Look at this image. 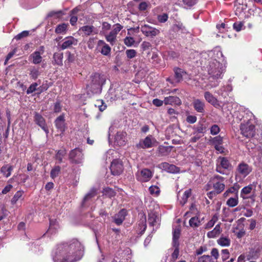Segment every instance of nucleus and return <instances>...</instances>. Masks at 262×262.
Instances as JSON below:
<instances>
[{
  "label": "nucleus",
  "instance_id": "f257e3e1",
  "mask_svg": "<svg viewBox=\"0 0 262 262\" xmlns=\"http://www.w3.org/2000/svg\"><path fill=\"white\" fill-rule=\"evenodd\" d=\"M83 255V247L77 239L58 245L53 259L54 262H75Z\"/></svg>",
  "mask_w": 262,
  "mask_h": 262
},
{
  "label": "nucleus",
  "instance_id": "f03ea898",
  "mask_svg": "<svg viewBox=\"0 0 262 262\" xmlns=\"http://www.w3.org/2000/svg\"><path fill=\"white\" fill-rule=\"evenodd\" d=\"M207 69L209 77L206 89H210L219 85L218 80L222 78L225 69L223 65L216 59L209 62Z\"/></svg>",
  "mask_w": 262,
  "mask_h": 262
},
{
  "label": "nucleus",
  "instance_id": "7ed1b4c3",
  "mask_svg": "<svg viewBox=\"0 0 262 262\" xmlns=\"http://www.w3.org/2000/svg\"><path fill=\"white\" fill-rule=\"evenodd\" d=\"M255 117L253 114L249 111L245 112L241 124V134L246 138L253 137L255 134Z\"/></svg>",
  "mask_w": 262,
  "mask_h": 262
},
{
  "label": "nucleus",
  "instance_id": "20e7f679",
  "mask_svg": "<svg viewBox=\"0 0 262 262\" xmlns=\"http://www.w3.org/2000/svg\"><path fill=\"white\" fill-rule=\"evenodd\" d=\"M105 77L98 73H95L91 75L88 83L87 90L91 91L92 94H97L101 92V87L105 82Z\"/></svg>",
  "mask_w": 262,
  "mask_h": 262
},
{
  "label": "nucleus",
  "instance_id": "39448f33",
  "mask_svg": "<svg viewBox=\"0 0 262 262\" xmlns=\"http://www.w3.org/2000/svg\"><path fill=\"white\" fill-rule=\"evenodd\" d=\"M224 178L219 175H214L211 177L206 186L207 190L213 189V191L210 192L212 193L219 194L225 189Z\"/></svg>",
  "mask_w": 262,
  "mask_h": 262
},
{
  "label": "nucleus",
  "instance_id": "423d86ee",
  "mask_svg": "<svg viewBox=\"0 0 262 262\" xmlns=\"http://www.w3.org/2000/svg\"><path fill=\"white\" fill-rule=\"evenodd\" d=\"M252 170L251 166L244 162L240 163L235 170V179L237 182L242 181Z\"/></svg>",
  "mask_w": 262,
  "mask_h": 262
},
{
  "label": "nucleus",
  "instance_id": "0eeeda50",
  "mask_svg": "<svg viewBox=\"0 0 262 262\" xmlns=\"http://www.w3.org/2000/svg\"><path fill=\"white\" fill-rule=\"evenodd\" d=\"M123 28V26L119 24L114 25L110 32L104 35L106 41L112 46L114 45L117 41V34Z\"/></svg>",
  "mask_w": 262,
  "mask_h": 262
},
{
  "label": "nucleus",
  "instance_id": "6e6552de",
  "mask_svg": "<svg viewBox=\"0 0 262 262\" xmlns=\"http://www.w3.org/2000/svg\"><path fill=\"white\" fill-rule=\"evenodd\" d=\"M255 142H257V141L254 139L250 140L247 143V148L252 156L260 157L262 155V143H260L258 145H256Z\"/></svg>",
  "mask_w": 262,
  "mask_h": 262
},
{
  "label": "nucleus",
  "instance_id": "1a4fd4ad",
  "mask_svg": "<svg viewBox=\"0 0 262 262\" xmlns=\"http://www.w3.org/2000/svg\"><path fill=\"white\" fill-rule=\"evenodd\" d=\"M157 142L151 135L147 136L145 138L140 140L136 146L138 148H148L157 145Z\"/></svg>",
  "mask_w": 262,
  "mask_h": 262
},
{
  "label": "nucleus",
  "instance_id": "9d476101",
  "mask_svg": "<svg viewBox=\"0 0 262 262\" xmlns=\"http://www.w3.org/2000/svg\"><path fill=\"white\" fill-rule=\"evenodd\" d=\"M141 31L146 37L153 38L158 35L160 31L156 28L152 27L148 25H144L141 27Z\"/></svg>",
  "mask_w": 262,
  "mask_h": 262
},
{
  "label": "nucleus",
  "instance_id": "9b49d317",
  "mask_svg": "<svg viewBox=\"0 0 262 262\" xmlns=\"http://www.w3.org/2000/svg\"><path fill=\"white\" fill-rule=\"evenodd\" d=\"M43 53L44 47L41 46L39 47L38 50L35 51L30 55V58L31 62L35 64L40 63L42 61V57L41 55H42Z\"/></svg>",
  "mask_w": 262,
  "mask_h": 262
},
{
  "label": "nucleus",
  "instance_id": "f8f14e48",
  "mask_svg": "<svg viewBox=\"0 0 262 262\" xmlns=\"http://www.w3.org/2000/svg\"><path fill=\"white\" fill-rule=\"evenodd\" d=\"M69 158L73 163H80L83 159V154L79 148H75L70 152Z\"/></svg>",
  "mask_w": 262,
  "mask_h": 262
},
{
  "label": "nucleus",
  "instance_id": "ddd939ff",
  "mask_svg": "<svg viewBox=\"0 0 262 262\" xmlns=\"http://www.w3.org/2000/svg\"><path fill=\"white\" fill-rule=\"evenodd\" d=\"M110 169L113 175H119L123 170L122 162L118 160H114L112 162Z\"/></svg>",
  "mask_w": 262,
  "mask_h": 262
},
{
  "label": "nucleus",
  "instance_id": "4468645a",
  "mask_svg": "<svg viewBox=\"0 0 262 262\" xmlns=\"http://www.w3.org/2000/svg\"><path fill=\"white\" fill-rule=\"evenodd\" d=\"M126 133L124 132H118L115 136L114 143L119 146L125 145L126 142Z\"/></svg>",
  "mask_w": 262,
  "mask_h": 262
},
{
  "label": "nucleus",
  "instance_id": "2eb2a0df",
  "mask_svg": "<svg viewBox=\"0 0 262 262\" xmlns=\"http://www.w3.org/2000/svg\"><path fill=\"white\" fill-rule=\"evenodd\" d=\"M151 171L148 169H143L137 174L138 179L141 182H147L152 177Z\"/></svg>",
  "mask_w": 262,
  "mask_h": 262
},
{
  "label": "nucleus",
  "instance_id": "dca6fc26",
  "mask_svg": "<svg viewBox=\"0 0 262 262\" xmlns=\"http://www.w3.org/2000/svg\"><path fill=\"white\" fill-rule=\"evenodd\" d=\"M79 31L81 33H82L86 36L95 35L98 33L97 29L92 25L84 26L79 29Z\"/></svg>",
  "mask_w": 262,
  "mask_h": 262
},
{
  "label": "nucleus",
  "instance_id": "f3484780",
  "mask_svg": "<svg viewBox=\"0 0 262 262\" xmlns=\"http://www.w3.org/2000/svg\"><path fill=\"white\" fill-rule=\"evenodd\" d=\"M220 165L217 166L216 170L220 173L224 174V171L221 169L223 168L225 169H228L230 166V163L226 158H220L218 160Z\"/></svg>",
  "mask_w": 262,
  "mask_h": 262
},
{
  "label": "nucleus",
  "instance_id": "a211bd4d",
  "mask_svg": "<svg viewBox=\"0 0 262 262\" xmlns=\"http://www.w3.org/2000/svg\"><path fill=\"white\" fill-rule=\"evenodd\" d=\"M160 167L163 170L169 173H178L179 168L173 164H170L167 162H163L160 165Z\"/></svg>",
  "mask_w": 262,
  "mask_h": 262
},
{
  "label": "nucleus",
  "instance_id": "6ab92c4d",
  "mask_svg": "<svg viewBox=\"0 0 262 262\" xmlns=\"http://www.w3.org/2000/svg\"><path fill=\"white\" fill-rule=\"evenodd\" d=\"M77 43V40L76 38L72 36L67 37L64 39L61 48L62 50H64L71 47L73 45H76Z\"/></svg>",
  "mask_w": 262,
  "mask_h": 262
},
{
  "label": "nucleus",
  "instance_id": "aec40b11",
  "mask_svg": "<svg viewBox=\"0 0 262 262\" xmlns=\"http://www.w3.org/2000/svg\"><path fill=\"white\" fill-rule=\"evenodd\" d=\"M35 121L47 134L49 133L44 118L38 113H35Z\"/></svg>",
  "mask_w": 262,
  "mask_h": 262
},
{
  "label": "nucleus",
  "instance_id": "412c9836",
  "mask_svg": "<svg viewBox=\"0 0 262 262\" xmlns=\"http://www.w3.org/2000/svg\"><path fill=\"white\" fill-rule=\"evenodd\" d=\"M192 104L196 112L202 113H204L205 103L203 101L199 99H194L192 102Z\"/></svg>",
  "mask_w": 262,
  "mask_h": 262
},
{
  "label": "nucleus",
  "instance_id": "4be33fe9",
  "mask_svg": "<svg viewBox=\"0 0 262 262\" xmlns=\"http://www.w3.org/2000/svg\"><path fill=\"white\" fill-rule=\"evenodd\" d=\"M164 103L166 105H180L181 103V101L178 97L169 96L164 98Z\"/></svg>",
  "mask_w": 262,
  "mask_h": 262
},
{
  "label": "nucleus",
  "instance_id": "5701e85b",
  "mask_svg": "<svg viewBox=\"0 0 262 262\" xmlns=\"http://www.w3.org/2000/svg\"><path fill=\"white\" fill-rule=\"evenodd\" d=\"M181 232L180 227L179 226L176 227L173 229L172 235H173V241H172V246H179V243L178 239L180 237Z\"/></svg>",
  "mask_w": 262,
  "mask_h": 262
},
{
  "label": "nucleus",
  "instance_id": "b1692460",
  "mask_svg": "<svg viewBox=\"0 0 262 262\" xmlns=\"http://www.w3.org/2000/svg\"><path fill=\"white\" fill-rule=\"evenodd\" d=\"M55 125L56 127L61 132L64 131V117L63 115H60L55 120Z\"/></svg>",
  "mask_w": 262,
  "mask_h": 262
},
{
  "label": "nucleus",
  "instance_id": "393cba45",
  "mask_svg": "<svg viewBox=\"0 0 262 262\" xmlns=\"http://www.w3.org/2000/svg\"><path fill=\"white\" fill-rule=\"evenodd\" d=\"M126 215V211L124 209L121 210L114 217L115 223L119 225L122 224Z\"/></svg>",
  "mask_w": 262,
  "mask_h": 262
},
{
  "label": "nucleus",
  "instance_id": "a878e982",
  "mask_svg": "<svg viewBox=\"0 0 262 262\" xmlns=\"http://www.w3.org/2000/svg\"><path fill=\"white\" fill-rule=\"evenodd\" d=\"M13 169V167L12 166L9 164H6L1 167L0 171L3 173L4 177L8 178L11 176Z\"/></svg>",
  "mask_w": 262,
  "mask_h": 262
},
{
  "label": "nucleus",
  "instance_id": "bb28decb",
  "mask_svg": "<svg viewBox=\"0 0 262 262\" xmlns=\"http://www.w3.org/2000/svg\"><path fill=\"white\" fill-rule=\"evenodd\" d=\"M191 189H188L184 192L183 196H181L180 195V193L179 192V193L178 194V198L180 201V203L182 205H183L187 202L188 198L191 195Z\"/></svg>",
  "mask_w": 262,
  "mask_h": 262
},
{
  "label": "nucleus",
  "instance_id": "cd10ccee",
  "mask_svg": "<svg viewBox=\"0 0 262 262\" xmlns=\"http://www.w3.org/2000/svg\"><path fill=\"white\" fill-rule=\"evenodd\" d=\"M204 97L206 100L213 106L218 105L217 99L209 92H206L204 94Z\"/></svg>",
  "mask_w": 262,
  "mask_h": 262
},
{
  "label": "nucleus",
  "instance_id": "c85d7f7f",
  "mask_svg": "<svg viewBox=\"0 0 262 262\" xmlns=\"http://www.w3.org/2000/svg\"><path fill=\"white\" fill-rule=\"evenodd\" d=\"M222 232V229L220 224L215 226V228L207 233V236L209 238H215L217 236Z\"/></svg>",
  "mask_w": 262,
  "mask_h": 262
},
{
  "label": "nucleus",
  "instance_id": "c756f323",
  "mask_svg": "<svg viewBox=\"0 0 262 262\" xmlns=\"http://www.w3.org/2000/svg\"><path fill=\"white\" fill-rule=\"evenodd\" d=\"M68 24L62 23L58 25L55 30V32L58 34H65L68 29Z\"/></svg>",
  "mask_w": 262,
  "mask_h": 262
},
{
  "label": "nucleus",
  "instance_id": "7c9ffc66",
  "mask_svg": "<svg viewBox=\"0 0 262 262\" xmlns=\"http://www.w3.org/2000/svg\"><path fill=\"white\" fill-rule=\"evenodd\" d=\"M159 221L158 215L155 212H151L148 213V222L152 226L156 225Z\"/></svg>",
  "mask_w": 262,
  "mask_h": 262
},
{
  "label": "nucleus",
  "instance_id": "2f4dec72",
  "mask_svg": "<svg viewBox=\"0 0 262 262\" xmlns=\"http://www.w3.org/2000/svg\"><path fill=\"white\" fill-rule=\"evenodd\" d=\"M217 244L222 247H228L230 245V239L227 236H222L217 241Z\"/></svg>",
  "mask_w": 262,
  "mask_h": 262
},
{
  "label": "nucleus",
  "instance_id": "473e14b6",
  "mask_svg": "<svg viewBox=\"0 0 262 262\" xmlns=\"http://www.w3.org/2000/svg\"><path fill=\"white\" fill-rule=\"evenodd\" d=\"M174 71L175 78L177 82L181 81L184 75L186 74V73L181 69L175 68Z\"/></svg>",
  "mask_w": 262,
  "mask_h": 262
},
{
  "label": "nucleus",
  "instance_id": "72a5a7b5",
  "mask_svg": "<svg viewBox=\"0 0 262 262\" xmlns=\"http://www.w3.org/2000/svg\"><path fill=\"white\" fill-rule=\"evenodd\" d=\"M238 198L237 195H234V197H231L228 199L226 202V204L230 207H233L236 206L238 204Z\"/></svg>",
  "mask_w": 262,
  "mask_h": 262
},
{
  "label": "nucleus",
  "instance_id": "f704fd0d",
  "mask_svg": "<svg viewBox=\"0 0 262 262\" xmlns=\"http://www.w3.org/2000/svg\"><path fill=\"white\" fill-rule=\"evenodd\" d=\"M172 29L174 32H181L182 33H184L186 31L185 27L180 23L174 24L172 27Z\"/></svg>",
  "mask_w": 262,
  "mask_h": 262
},
{
  "label": "nucleus",
  "instance_id": "c9c22d12",
  "mask_svg": "<svg viewBox=\"0 0 262 262\" xmlns=\"http://www.w3.org/2000/svg\"><path fill=\"white\" fill-rule=\"evenodd\" d=\"M102 193L104 195L110 198H111L116 195V192L114 190L109 187L104 188Z\"/></svg>",
  "mask_w": 262,
  "mask_h": 262
},
{
  "label": "nucleus",
  "instance_id": "e433bc0d",
  "mask_svg": "<svg viewBox=\"0 0 262 262\" xmlns=\"http://www.w3.org/2000/svg\"><path fill=\"white\" fill-rule=\"evenodd\" d=\"M24 194V191L19 190L17 191L11 199V204L14 205L16 203V202L20 199L22 198L23 195Z\"/></svg>",
  "mask_w": 262,
  "mask_h": 262
},
{
  "label": "nucleus",
  "instance_id": "4c0bfd02",
  "mask_svg": "<svg viewBox=\"0 0 262 262\" xmlns=\"http://www.w3.org/2000/svg\"><path fill=\"white\" fill-rule=\"evenodd\" d=\"M64 14V13L63 12V11L61 10L52 11L49 13V14H48V16L53 17L55 18H59Z\"/></svg>",
  "mask_w": 262,
  "mask_h": 262
},
{
  "label": "nucleus",
  "instance_id": "58836bf2",
  "mask_svg": "<svg viewBox=\"0 0 262 262\" xmlns=\"http://www.w3.org/2000/svg\"><path fill=\"white\" fill-rule=\"evenodd\" d=\"M252 190V187L251 186H247L244 187L241 192V196L243 199H246L247 197L246 195L249 194Z\"/></svg>",
  "mask_w": 262,
  "mask_h": 262
},
{
  "label": "nucleus",
  "instance_id": "ea45409f",
  "mask_svg": "<svg viewBox=\"0 0 262 262\" xmlns=\"http://www.w3.org/2000/svg\"><path fill=\"white\" fill-rule=\"evenodd\" d=\"M218 220L217 216L216 214L214 215L211 219L206 224L205 228L206 229H210L212 228L215 224V223L217 222Z\"/></svg>",
  "mask_w": 262,
  "mask_h": 262
},
{
  "label": "nucleus",
  "instance_id": "a19ab883",
  "mask_svg": "<svg viewBox=\"0 0 262 262\" xmlns=\"http://www.w3.org/2000/svg\"><path fill=\"white\" fill-rule=\"evenodd\" d=\"M63 56L62 54L55 53L53 55V59L55 63L57 65H61L62 64Z\"/></svg>",
  "mask_w": 262,
  "mask_h": 262
},
{
  "label": "nucleus",
  "instance_id": "79ce46f5",
  "mask_svg": "<svg viewBox=\"0 0 262 262\" xmlns=\"http://www.w3.org/2000/svg\"><path fill=\"white\" fill-rule=\"evenodd\" d=\"M189 225L191 227H198L200 225V221L198 217H191L189 220Z\"/></svg>",
  "mask_w": 262,
  "mask_h": 262
},
{
  "label": "nucleus",
  "instance_id": "37998d69",
  "mask_svg": "<svg viewBox=\"0 0 262 262\" xmlns=\"http://www.w3.org/2000/svg\"><path fill=\"white\" fill-rule=\"evenodd\" d=\"M60 172V167L59 166H56L53 168L50 172V176L52 179L56 178Z\"/></svg>",
  "mask_w": 262,
  "mask_h": 262
},
{
  "label": "nucleus",
  "instance_id": "c03bdc74",
  "mask_svg": "<svg viewBox=\"0 0 262 262\" xmlns=\"http://www.w3.org/2000/svg\"><path fill=\"white\" fill-rule=\"evenodd\" d=\"M96 195V189L95 188L92 189L85 196L83 199V203H85L88 200L92 198Z\"/></svg>",
  "mask_w": 262,
  "mask_h": 262
},
{
  "label": "nucleus",
  "instance_id": "a18cd8bd",
  "mask_svg": "<svg viewBox=\"0 0 262 262\" xmlns=\"http://www.w3.org/2000/svg\"><path fill=\"white\" fill-rule=\"evenodd\" d=\"M197 0H182L184 7L186 8H190L196 3Z\"/></svg>",
  "mask_w": 262,
  "mask_h": 262
},
{
  "label": "nucleus",
  "instance_id": "49530a36",
  "mask_svg": "<svg viewBox=\"0 0 262 262\" xmlns=\"http://www.w3.org/2000/svg\"><path fill=\"white\" fill-rule=\"evenodd\" d=\"M111 51V47L107 44H106L102 47L100 52L103 55L108 56L110 55Z\"/></svg>",
  "mask_w": 262,
  "mask_h": 262
},
{
  "label": "nucleus",
  "instance_id": "de8ad7c7",
  "mask_svg": "<svg viewBox=\"0 0 262 262\" xmlns=\"http://www.w3.org/2000/svg\"><path fill=\"white\" fill-rule=\"evenodd\" d=\"M66 152L64 149H61L58 151L56 155V159L58 161V162L60 163L62 162V158L66 155Z\"/></svg>",
  "mask_w": 262,
  "mask_h": 262
},
{
  "label": "nucleus",
  "instance_id": "09e8293b",
  "mask_svg": "<svg viewBox=\"0 0 262 262\" xmlns=\"http://www.w3.org/2000/svg\"><path fill=\"white\" fill-rule=\"evenodd\" d=\"M198 262H214V260L211 256L208 255H204L199 258Z\"/></svg>",
  "mask_w": 262,
  "mask_h": 262
},
{
  "label": "nucleus",
  "instance_id": "8fccbe9b",
  "mask_svg": "<svg viewBox=\"0 0 262 262\" xmlns=\"http://www.w3.org/2000/svg\"><path fill=\"white\" fill-rule=\"evenodd\" d=\"M135 42V41L134 38L130 36H127L124 39V43L127 47L132 46L134 44Z\"/></svg>",
  "mask_w": 262,
  "mask_h": 262
},
{
  "label": "nucleus",
  "instance_id": "3c124183",
  "mask_svg": "<svg viewBox=\"0 0 262 262\" xmlns=\"http://www.w3.org/2000/svg\"><path fill=\"white\" fill-rule=\"evenodd\" d=\"M37 86H38V84L36 82L31 84L27 90V92H26L27 94H30L33 93L35 91L38 90Z\"/></svg>",
  "mask_w": 262,
  "mask_h": 262
},
{
  "label": "nucleus",
  "instance_id": "603ef678",
  "mask_svg": "<svg viewBox=\"0 0 262 262\" xmlns=\"http://www.w3.org/2000/svg\"><path fill=\"white\" fill-rule=\"evenodd\" d=\"M149 191L151 194L158 195L160 193V189L157 186H151L149 188Z\"/></svg>",
  "mask_w": 262,
  "mask_h": 262
},
{
  "label": "nucleus",
  "instance_id": "864d4df0",
  "mask_svg": "<svg viewBox=\"0 0 262 262\" xmlns=\"http://www.w3.org/2000/svg\"><path fill=\"white\" fill-rule=\"evenodd\" d=\"M173 247L174 248V250L171 254V260L172 261H175L178 258L179 255V246Z\"/></svg>",
  "mask_w": 262,
  "mask_h": 262
},
{
  "label": "nucleus",
  "instance_id": "5fc2aeb1",
  "mask_svg": "<svg viewBox=\"0 0 262 262\" xmlns=\"http://www.w3.org/2000/svg\"><path fill=\"white\" fill-rule=\"evenodd\" d=\"M223 141V138L220 136L215 137L212 139V144L214 146H216V145L222 144Z\"/></svg>",
  "mask_w": 262,
  "mask_h": 262
},
{
  "label": "nucleus",
  "instance_id": "6e6d98bb",
  "mask_svg": "<svg viewBox=\"0 0 262 262\" xmlns=\"http://www.w3.org/2000/svg\"><path fill=\"white\" fill-rule=\"evenodd\" d=\"M127 58L132 59L136 57L137 55V52L134 49H128L125 51Z\"/></svg>",
  "mask_w": 262,
  "mask_h": 262
},
{
  "label": "nucleus",
  "instance_id": "4d7b16f0",
  "mask_svg": "<svg viewBox=\"0 0 262 262\" xmlns=\"http://www.w3.org/2000/svg\"><path fill=\"white\" fill-rule=\"evenodd\" d=\"M243 26L244 23L242 21L236 22L233 25V29L237 32L241 31Z\"/></svg>",
  "mask_w": 262,
  "mask_h": 262
},
{
  "label": "nucleus",
  "instance_id": "13d9d810",
  "mask_svg": "<svg viewBox=\"0 0 262 262\" xmlns=\"http://www.w3.org/2000/svg\"><path fill=\"white\" fill-rule=\"evenodd\" d=\"M168 18V16L166 13H163L162 14L159 15L157 17L158 20L161 23H164L166 22Z\"/></svg>",
  "mask_w": 262,
  "mask_h": 262
},
{
  "label": "nucleus",
  "instance_id": "bf43d9fd",
  "mask_svg": "<svg viewBox=\"0 0 262 262\" xmlns=\"http://www.w3.org/2000/svg\"><path fill=\"white\" fill-rule=\"evenodd\" d=\"M220 127L216 124L212 125L210 128V133L212 135H217L220 132Z\"/></svg>",
  "mask_w": 262,
  "mask_h": 262
},
{
  "label": "nucleus",
  "instance_id": "052dcab7",
  "mask_svg": "<svg viewBox=\"0 0 262 262\" xmlns=\"http://www.w3.org/2000/svg\"><path fill=\"white\" fill-rule=\"evenodd\" d=\"M111 28V25L107 22H103L102 24V32L104 33L110 30Z\"/></svg>",
  "mask_w": 262,
  "mask_h": 262
},
{
  "label": "nucleus",
  "instance_id": "680f3d73",
  "mask_svg": "<svg viewBox=\"0 0 262 262\" xmlns=\"http://www.w3.org/2000/svg\"><path fill=\"white\" fill-rule=\"evenodd\" d=\"M29 35V32L27 31H24L21 32V33H19L18 35H17L15 37L14 39L16 40L20 39L21 38L26 37Z\"/></svg>",
  "mask_w": 262,
  "mask_h": 262
},
{
  "label": "nucleus",
  "instance_id": "e2e57ef3",
  "mask_svg": "<svg viewBox=\"0 0 262 262\" xmlns=\"http://www.w3.org/2000/svg\"><path fill=\"white\" fill-rule=\"evenodd\" d=\"M141 48L143 51L148 50L150 49L151 45L149 42L143 41L141 45Z\"/></svg>",
  "mask_w": 262,
  "mask_h": 262
},
{
  "label": "nucleus",
  "instance_id": "0e129e2a",
  "mask_svg": "<svg viewBox=\"0 0 262 262\" xmlns=\"http://www.w3.org/2000/svg\"><path fill=\"white\" fill-rule=\"evenodd\" d=\"M222 258L223 261L226 260L227 259L229 258V252L228 250L224 249L222 250Z\"/></svg>",
  "mask_w": 262,
  "mask_h": 262
},
{
  "label": "nucleus",
  "instance_id": "69168bd1",
  "mask_svg": "<svg viewBox=\"0 0 262 262\" xmlns=\"http://www.w3.org/2000/svg\"><path fill=\"white\" fill-rule=\"evenodd\" d=\"M168 148L164 146H160L158 148L159 152L162 156L165 155L167 152Z\"/></svg>",
  "mask_w": 262,
  "mask_h": 262
},
{
  "label": "nucleus",
  "instance_id": "338daca9",
  "mask_svg": "<svg viewBox=\"0 0 262 262\" xmlns=\"http://www.w3.org/2000/svg\"><path fill=\"white\" fill-rule=\"evenodd\" d=\"M57 226L56 225H53L52 224V223L51 222L50 223V227H49V228L47 232V234H52L53 233H54V229H56V227Z\"/></svg>",
  "mask_w": 262,
  "mask_h": 262
},
{
  "label": "nucleus",
  "instance_id": "774afa93",
  "mask_svg": "<svg viewBox=\"0 0 262 262\" xmlns=\"http://www.w3.org/2000/svg\"><path fill=\"white\" fill-rule=\"evenodd\" d=\"M186 121L189 123H194L196 121V117L195 116L189 115L187 117Z\"/></svg>",
  "mask_w": 262,
  "mask_h": 262
}]
</instances>
